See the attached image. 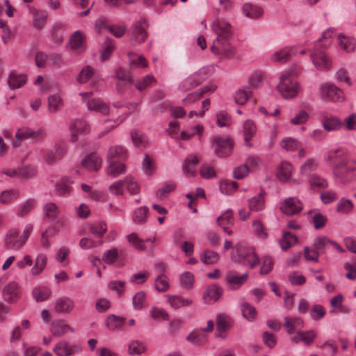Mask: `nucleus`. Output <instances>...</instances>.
I'll return each mask as SVG.
<instances>
[{
	"label": "nucleus",
	"instance_id": "1",
	"mask_svg": "<svg viewBox=\"0 0 356 356\" xmlns=\"http://www.w3.org/2000/svg\"><path fill=\"white\" fill-rule=\"evenodd\" d=\"M211 26L212 31L216 35L211 47V51L220 57L232 56L234 49L229 42L233 36L231 24L224 19L216 17Z\"/></svg>",
	"mask_w": 356,
	"mask_h": 356
},
{
	"label": "nucleus",
	"instance_id": "2",
	"mask_svg": "<svg viewBox=\"0 0 356 356\" xmlns=\"http://www.w3.org/2000/svg\"><path fill=\"white\" fill-rule=\"evenodd\" d=\"M334 175L342 183H348L356 179V160L339 162L334 170Z\"/></svg>",
	"mask_w": 356,
	"mask_h": 356
},
{
	"label": "nucleus",
	"instance_id": "3",
	"mask_svg": "<svg viewBox=\"0 0 356 356\" xmlns=\"http://www.w3.org/2000/svg\"><path fill=\"white\" fill-rule=\"evenodd\" d=\"M330 243H331V240L327 236H317L315 238L311 248L305 247V258L308 261H318L319 255L325 252Z\"/></svg>",
	"mask_w": 356,
	"mask_h": 356
},
{
	"label": "nucleus",
	"instance_id": "4",
	"mask_svg": "<svg viewBox=\"0 0 356 356\" xmlns=\"http://www.w3.org/2000/svg\"><path fill=\"white\" fill-rule=\"evenodd\" d=\"M277 89L284 98H292L298 95V83L288 72L280 76Z\"/></svg>",
	"mask_w": 356,
	"mask_h": 356
},
{
	"label": "nucleus",
	"instance_id": "5",
	"mask_svg": "<svg viewBox=\"0 0 356 356\" xmlns=\"http://www.w3.org/2000/svg\"><path fill=\"white\" fill-rule=\"evenodd\" d=\"M207 77L208 69L202 67L183 81L180 83L179 89L184 92L191 90L201 84Z\"/></svg>",
	"mask_w": 356,
	"mask_h": 356
},
{
	"label": "nucleus",
	"instance_id": "6",
	"mask_svg": "<svg viewBox=\"0 0 356 356\" xmlns=\"http://www.w3.org/2000/svg\"><path fill=\"white\" fill-rule=\"evenodd\" d=\"M212 147L217 156L227 157L232 151L233 142L229 138L216 136L212 138Z\"/></svg>",
	"mask_w": 356,
	"mask_h": 356
},
{
	"label": "nucleus",
	"instance_id": "7",
	"mask_svg": "<svg viewBox=\"0 0 356 356\" xmlns=\"http://www.w3.org/2000/svg\"><path fill=\"white\" fill-rule=\"evenodd\" d=\"M321 42V39H318L316 42L311 58L316 69L318 70H327L331 67V61L327 55L320 50Z\"/></svg>",
	"mask_w": 356,
	"mask_h": 356
},
{
	"label": "nucleus",
	"instance_id": "8",
	"mask_svg": "<svg viewBox=\"0 0 356 356\" xmlns=\"http://www.w3.org/2000/svg\"><path fill=\"white\" fill-rule=\"evenodd\" d=\"M323 99L332 102H340L343 99L342 91L333 84H326L320 88Z\"/></svg>",
	"mask_w": 356,
	"mask_h": 356
},
{
	"label": "nucleus",
	"instance_id": "9",
	"mask_svg": "<svg viewBox=\"0 0 356 356\" xmlns=\"http://www.w3.org/2000/svg\"><path fill=\"white\" fill-rule=\"evenodd\" d=\"M302 202L295 197H288L284 200L280 207V210L287 216H293L302 210Z\"/></svg>",
	"mask_w": 356,
	"mask_h": 356
},
{
	"label": "nucleus",
	"instance_id": "10",
	"mask_svg": "<svg viewBox=\"0 0 356 356\" xmlns=\"http://www.w3.org/2000/svg\"><path fill=\"white\" fill-rule=\"evenodd\" d=\"M222 293L223 289L221 286L215 284L209 285L203 293V301L207 305L213 304L220 298Z\"/></svg>",
	"mask_w": 356,
	"mask_h": 356
},
{
	"label": "nucleus",
	"instance_id": "11",
	"mask_svg": "<svg viewBox=\"0 0 356 356\" xmlns=\"http://www.w3.org/2000/svg\"><path fill=\"white\" fill-rule=\"evenodd\" d=\"M74 300L67 296L57 298L54 304L55 312L60 314H68L74 310Z\"/></svg>",
	"mask_w": 356,
	"mask_h": 356
},
{
	"label": "nucleus",
	"instance_id": "12",
	"mask_svg": "<svg viewBox=\"0 0 356 356\" xmlns=\"http://www.w3.org/2000/svg\"><path fill=\"white\" fill-rule=\"evenodd\" d=\"M146 21L141 19L133 24L131 42L134 44L143 42L147 37V32L145 29Z\"/></svg>",
	"mask_w": 356,
	"mask_h": 356
},
{
	"label": "nucleus",
	"instance_id": "13",
	"mask_svg": "<svg viewBox=\"0 0 356 356\" xmlns=\"http://www.w3.org/2000/svg\"><path fill=\"white\" fill-rule=\"evenodd\" d=\"M72 132L70 140L73 143L78 140L77 134L86 135L90 132V127L88 122L83 120H76L70 126Z\"/></svg>",
	"mask_w": 356,
	"mask_h": 356
},
{
	"label": "nucleus",
	"instance_id": "14",
	"mask_svg": "<svg viewBox=\"0 0 356 356\" xmlns=\"http://www.w3.org/2000/svg\"><path fill=\"white\" fill-rule=\"evenodd\" d=\"M3 299L9 302L13 303L19 298V285L15 282L8 283L3 290Z\"/></svg>",
	"mask_w": 356,
	"mask_h": 356
},
{
	"label": "nucleus",
	"instance_id": "15",
	"mask_svg": "<svg viewBox=\"0 0 356 356\" xmlns=\"http://www.w3.org/2000/svg\"><path fill=\"white\" fill-rule=\"evenodd\" d=\"M68 330L72 332H75V330L70 325L65 323L63 320H56L51 323L50 332L54 337H61L65 334Z\"/></svg>",
	"mask_w": 356,
	"mask_h": 356
},
{
	"label": "nucleus",
	"instance_id": "16",
	"mask_svg": "<svg viewBox=\"0 0 356 356\" xmlns=\"http://www.w3.org/2000/svg\"><path fill=\"white\" fill-rule=\"evenodd\" d=\"M18 235V232L15 229H11L8 232L4 240L6 249H19L24 245Z\"/></svg>",
	"mask_w": 356,
	"mask_h": 356
},
{
	"label": "nucleus",
	"instance_id": "17",
	"mask_svg": "<svg viewBox=\"0 0 356 356\" xmlns=\"http://www.w3.org/2000/svg\"><path fill=\"white\" fill-rule=\"evenodd\" d=\"M102 159L95 152L86 156L81 161L82 165L89 171H97L102 166Z\"/></svg>",
	"mask_w": 356,
	"mask_h": 356
},
{
	"label": "nucleus",
	"instance_id": "18",
	"mask_svg": "<svg viewBox=\"0 0 356 356\" xmlns=\"http://www.w3.org/2000/svg\"><path fill=\"white\" fill-rule=\"evenodd\" d=\"M346 151L343 148L332 149L327 152L325 160L330 163L335 170L336 165L342 161H346Z\"/></svg>",
	"mask_w": 356,
	"mask_h": 356
},
{
	"label": "nucleus",
	"instance_id": "19",
	"mask_svg": "<svg viewBox=\"0 0 356 356\" xmlns=\"http://www.w3.org/2000/svg\"><path fill=\"white\" fill-rule=\"evenodd\" d=\"M127 157V149L120 145L111 146L107 152V161H111L113 159L125 160Z\"/></svg>",
	"mask_w": 356,
	"mask_h": 356
},
{
	"label": "nucleus",
	"instance_id": "20",
	"mask_svg": "<svg viewBox=\"0 0 356 356\" xmlns=\"http://www.w3.org/2000/svg\"><path fill=\"white\" fill-rule=\"evenodd\" d=\"M232 323L231 318L225 314H218L216 316L217 330L220 332L218 337L225 338L223 332H227L232 327Z\"/></svg>",
	"mask_w": 356,
	"mask_h": 356
},
{
	"label": "nucleus",
	"instance_id": "21",
	"mask_svg": "<svg viewBox=\"0 0 356 356\" xmlns=\"http://www.w3.org/2000/svg\"><path fill=\"white\" fill-rule=\"evenodd\" d=\"M238 257L239 262L249 265L251 268L255 267L259 261L257 254L251 249L241 252Z\"/></svg>",
	"mask_w": 356,
	"mask_h": 356
},
{
	"label": "nucleus",
	"instance_id": "22",
	"mask_svg": "<svg viewBox=\"0 0 356 356\" xmlns=\"http://www.w3.org/2000/svg\"><path fill=\"white\" fill-rule=\"evenodd\" d=\"M199 163L198 157L195 155H188L184 161L182 170L188 177H194L196 174L195 166Z\"/></svg>",
	"mask_w": 356,
	"mask_h": 356
},
{
	"label": "nucleus",
	"instance_id": "23",
	"mask_svg": "<svg viewBox=\"0 0 356 356\" xmlns=\"http://www.w3.org/2000/svg\"><path fill=\"white\" fill-rule=\"evenodd\" d=\"M343 122L334 115L324 116L322 120V126L325 131H333L341 129Z\"/></svg>",
	"mask_w": 356,
	"mask_h": 356
},
{
	"label": "nucleus",
	"instance_id": "24",
	"mask_svg": "<svg viewBox=\"0 0 356 356\" xmlns=\"http://www.w3.org/2000/svg\"><path fill=\"white\" fill-rule=\"evenodd\" d=\"M87 106L90 111L99 112L103 115H107L110 112L109 106L99 98L89 101Z\"/></svg>",
	"mask_w": 356,
	"mask_h": 356
},
{
	"label": "nucleus",
	"instance_id": "25",
	"mask_svg": "<svg viewBox=\"0 0 356 356\" xmlns=\"http://www.w3.org/2000/svg\"><path fill=\"white\" fill-rule=\"evenodd\" d=\"M304 326L303 321L298 317H285L284 327L289 334L297 333V327L302 328Z\"/></svg>",
	"mask_w": 356,
	"mask_h": 356
},
{
	"label": "nucleus",
	"instance_id": "26",
	"mask_svg": "<svg viewBox=\"0 0 356 356\" xmlns=\"http://www.w3.org/2000/svg\"><path fill=\"white\" fill-rule=\"evenodd\" d=\"M264 194L265 193L261 190L259 194L248 200L250 211H260L264 209L265 206Z\"/></svg>",
	"mask_w": 356,
	"mask_h": 356
},
{
	"label": "nucleus",
	"instance_id": "27",
	"mask_svg": "<svg viewBox=\"0 0 356 356\" xmlns=\"http://www.w3.org/2000/svg\"><path fill=\"white\" fill-rule=\"evenodd\" d=\"M168 302L171 307L175 309H179L183 307H188L192 305L193 300L191 299L184 298L181 296H171L168 295Z\"/></svg>",
	"mask_w": 356,
	"mask_h": 356
},
{
	"label": "nucleus",
	"instance_id": "28",
	"mask_svg": "<svg viewBox=\"0 0 356 356\" xmlns=\"http://www.w3.org/2000/svg\"><path fill=\"white\" fill-rule=\"evenodd\" d=\"M8 83L10 89L19 88L26 83V76L25 74L13 72L9 75Z\"/></svg>",
	"mask_w": 356,
	"mask_h": 356
},
{
	"label": "nucleus",
	"instance_id": "29",
	"mask_svg": "<svg viewBox=\"0 0 356 356\" xmlns=\"http://www.w3.org/2000/svg\"><path fill=\"white\" fill-rule=\"evenodd\" d=\"M32 295L36 302H43L51 296V291L46 286H37L33 288Z\"/></svg>",
	"mask_w": 356,
	"mask_h": 356
},
{
	"label": "nucleus",
	"instance_id": "30",
	"mask_svg": "<svg viewBox=\"0 0 356 356\" xmlns=\"http://www.w3.org/2000/svg\"><path fill=\"white\" fill-rule=\"evenodd\" d=\"M257 127L254 123L251 120H246L243 124L244 140L248 147H252V138L255 135Z\"/></svg>",
	"mask_w": 356,
	"mask_h": 356
},
{
	"label": "nucleus",
	"instance_id": "31",
	"mask_svg": "<svg viewBox=\"0 0 356 356\" xmlns=\"http://www.w3.org/2000/svg\"><path fill=\"white\" fill-rule=\"evenodd\" d=\"M248 277V273H243L241 275H238L235 271L230 270L227 273L225 280L230 284L240 286L246 282Z\"/></svg>",
	"mask_w": 356,
	"mask_h": 356
},
{
	"label": "nucleus",
	"instance_id": "32",
	"mask_svg": "<svg viewBox=\"0 0 356 356\" xmlns=\"http://www.w3.org/2000/svg\"><path fill=\"white\" fill-rule=\"evenodd\" d=\"M295 51L292 47H285L273 55V60L280 63L288 61L293 55Z\"/></svg>",
	"mask_w": 356,
	"mask_h": 356
},
{
	"label": "nucleus",
	"instance_id": "33",
	"mask_svg": "<svg viewBox=\"0 0 356 356\" xmlns=\"http://www.w3.org/2000/svg\"><path fill=\"white\" fill-rule=\"evenodd\" d=\"M54 352L57 356H70L74 352V348L66 341H60L56 344Z\"/></svg>",
	"mask_w": 356,
	"mask_h": 356
},
{
	"label": "nucleus",
	"instance_id": "34",
	"mask_svg": "<svg viewBox=\"0 0 356 356\" xmlns=\"http://www.w3.org/2000/svg\"><path fill=\"white\" fill-rule=\"evenodd\" d=\"M126 171V165L122 163L111 161L106 169V173L112 177H117L124 173Z\"/></svg>",
	"mask_w": 356,
	"mask_h": 356
},
{
	"label": "nucleus",
	"instance_id": "35",
	"mask_svg": "<svg viewBox=\"0 0 356 356\" xmlns=\"http://www.w3.org/2000/svg\"><path fill=\"white\" fill-rule=\"evenodd\" d=\"M44 218L48 221H54L59 215V209L55 203L49 202L44 206Z\"/></svg>",
	"mask_w": 356,
	"mask_h": 356
},
{
	"label": "nucleus",
	"instance_id": "36",
	"mask_svg": "<svg viewBox=\"0 0 356 356\" xmlns=\"http://www.w3.org/2000/svg\"><path fill=\"white\" fill-rule=\"evenodd\" d=\"M338 42L341 48L348 53L353 52L355 49L356 42L353 38L340 34L338 36Z\"/></svg>",
	"mask_w": 356,
	"mask_h": 356
},
{
	"label": "nucleus",
	"instance_id": "37",
	"mask_svg": "<svg viewBox=\"0 0 356 356\" xmlns=\"http://www.w3.org/2000/svg\"><path fill=\"white\" fill-rule=\"evenodd\" d=\"M29 8L30 11L33 15V25H34V26L38 29H41L43 26V25L47 19V13L44 11L36 10L35 8H33L31 6H29Z\"/></svg>",
	"mask_w": 356,
	"mask_h": 356
},
{
	"label": "nucleus",
	"instance_id": "38",
	"mask_svg": "<svg viewBox=\"0 0 356 356\" xmlns=\"http://www.w3.org/2000/svg\"><path fill=\"white\" fill-rule=\"evenodd\" d=\"M47 100L48 110L50 113H56L62 108L63 100L58 95H49Z\"/></svg>",
	"mask_w": 356,
	"mask_h": 356
},
{
	"label": "nucleus",
	"instance_id": "39",
	"mask_svg": "<svg viewBox=\"0 0 356 356\" xmlns=\"http://www.w3.org/2000/svg\"><path fill=\"white\" fill-rule=\"evenodd\" d=\"M297 237L296 235L291 234L289 232H286L283 234L282 237L280 239V245L281 248L286 251L292 245L296 244L297 242Z\"/></svg>",
	"mask_w": 356,
	"mask_h": 356
},
{
	"label": "nucleus",
	"instance_id": "40",
	"mask_svg": "<svg viewBox=\"0 0 356 356\" xmlns=\"http://www.w3.org/2000/svg\"><path fill=\"white\" fill-rule=\"evenodd\" d=\"M292 173V166L291 165L286 161L282 162L280 168L277 170V177L280 181H287Z\"/></svg>",
	"mask_w": 356,
	"mask_h": 356
},
{
	"label": "nucleus",
	"instance_id": "41",
	"mask_svg": "<svg viewBox=\"0 0 356 356\" xmlns=\"http://www.w3.org/2000/svg\"><path fill=\"white\" fill-rule=\"evenodd\" d=\"M243 12L245 16L251 18L260 17L263 13L261 7L249 3H245L243 6Z\"/></svg>",
	"mask_w": 356,
	"mask_h": 356
},
{
	"label": "nucleus",
	"instance_id": "42",
	"mask_svg": "<svg viewBox=\"0 0 356 356\" xmlns=\"http://www.w3.org/2000/svg\"><path fill=\"white\" fill-rule=\"evenodd\" d=\"M219 258L220 257L218 252L210 250H204L200 256L201 261L207 265H211L217 263Z\"/></svg>",
	"mask_w": 356,
	"mask_h": 356
},
{
	"label": "nucleus",
	"instance_id": "43",
	"mask_svg": "<svg viewBox=\"0 0 356 356\" xmlns=\"http://www.w3.org/2000/svg\"><path fill=\"white\" fill-rule=\"evenodd\" d=\"M85 42L84 35L81 31L74 32L70 39L69 46L72 50H77L83 46Z\"/></svg>",
	"mask_w": 356,
	"mask_h": 356
},
{
	"label": "nucleus",
	"instance_id": "44",
	"mask_svg": "<svg viewBox=\"0 0 356 356\" xmlns=\"http://www.w3.org/2000/svg\"><path fill=\"white\" fill-rule=\"evenodd\" d=\"M129 61L131 64L138 67H146L148 62L145 57L142 54H138L134 52H129L128 54Z\"/></svg>",
	"mask_w": 356,
	"mask_h": 356
},
{
	"label": "nucleus",
	"instance_id": "45",
	"mask_svg": "<svg viewBox=\"0 0 356 356\" xmlns=\"http://www.w3.org/2000/svg\"><path fill=\"white\" fill-rule=\"evenodd\" d=\"M133 307L136 310L142 309L147 306L145 293L143 291L137 292L132 298Z\"/></svg>",
	"mask_w": 356,
	"mask_h": 356
},
{
	"label": "nucleus",
	"instance_id": "46",
	"mask_svg": "<svg viewBox=\"0 0 356 356\" xmlns=\"http://www.w3.org/2000/svg\"><path fill=\"white\" fill-rule=\"evenodd\" d=\"M124 318L115 316L110 315L106 321V327L111 330H115L122 327L124 323Z\"/></svg>",
	"mask_w": 356,
	"mask_h": 356
},
{
	"label": "nucleus",
	"instance_id": "47",
	"mask_svg": "<svg viewBox=\"0 0 356 356\" xmlns=\"http://www.w3.org/2000/svg\"><path fill=\"white\" fill-rule=\"evenodd\" d=\"M238 187V184L236 181L224 179L221 181L220 184V190L224 194H232Z\"/></svg>",
	"mask_w": 356,
	"mask_h": 356
},
{
	"label": "nucleus",
	"instance_id": "48",
	"mask_svg": "<svg viewBox=\"0 0 356 356\" xmlns=\"http://www.w3.org/2000/svg\"><path fill=\"white\" fill-rule=\"evenodd\" d=\"M175 188L176 184L174 181H167L156 191V195L158 198L162 199L174 191Z\"/></svg>",
	"mask_w": 356,
	"mask_h": 356
},
{
	"label": "nucleus",
	"instance_id": "49",
	"mask_svg": "<svg viewBox=\"0 0 356 356\" xmlns=\"http://www.w3.org/2000/svg\"><path fill=\"white\" fill-rule=\"evenodd\" d=\"M131 140L137 147H143L147 143V138L143 133L133 130L131 131Z\"/></svg>",
	"mask_w": 356,
	"mask_h": 356
},
{
	"label": "nucleus",
	"instance_id": "50",
	"mask_svg": "<svg viewBox=\"0 0 356 356\" xmlns=\"http://www.w3.org/2000/svg\"><path fill=\"white\" fill-rule=\"evenodd\" d=\"M47 264V257L44 254H39L37 256L35 261V264L31 269V273L33 275H37L40 274L43 269L45 268Z\"/></svg>",
	"mask_w": 356,
	"mask_h": 356
},
{
	"label": "nucleus",
	"instance_id": "51",
	"mask_svg": "<svg viewBox=\"0 0 356 356\" xmlns=\"http://www.w3.org/2000/svg\"><path fill=\"white\" fill-rule=\"evenodd\" d=\"M241 311L243 316L250 321L256 318L257 311L255 308L248 302H243L241 305Z\"/></svg>",
	"mask_w": 356,
	"mask_h": 356
},
{
	"label": "nucleus",
	"instance_id": "52",
	"mask_svg": "<svg viewBox=\"0 0 356 356\" xmlns=\"http://www.w3.org/2000/svg\"><path fill=\"white\" fill-rule=\"evenodd\" d=\"M43 135L42 131H38L35 132L34 131H32L28 128H23L19 129L17 132L16 133L15 137L17 139H27L29 138H31L32 136H34L35 138L37 137H41Z\"/></svg>",
	"mask_w": 356,
	"mask_h": 356
},
{
	"label": "nucleus",
	"instance_id": "53",
	"mask_svg": "<svg viewBox=\"0 0 356 356\" xmlns=\"http://www.w3.org/2000/svg\"><path fill=\"white\" fill-rule=\"evenodd\" d=\"M71 184V181L67 177H63L58 181L56 185V192L60 195H64L65 194H68L70 191V184Z\"/></svg>",
	"mask_w": 356,
	"mask_h": 356
},
{
	"label": "nucleus",
	"instance_id": "54",
	"mask_svg": "<svg viewBox=\"0 0 356 356\" xmlns=\"http://www.w3.org/2000/svg\"><path fill=\"white\" fill-rule=\"evenodd\" d=\"M148 213V208L141 207L136 209L133 213V220L138 224L144 223L146 221Z\"/></svg>",
	"mask_w": 356,
	"mask_h": 356
},
{
	"label": "nucleus",
	"instance_id": "55",
	"mask_svg": "<svg viewBox=\"0 0 356 356\" xmlns=\"http://www.w3.org/2000/svg\"><path fill=\"white\" fill-rule=\"evenodd\" d=\"M309 182L311 188H325L327 186V181L323 177L317 175L316 174H312L309 176Z\"/></svg>",
	"mask_w": 356,
	"mask_h": 356
},
{
	"label": "nucleus",
	"instance_id": "56",
	"mask_svg": "<svg viewBox=\"0 0 356 356\" xmlns=\"http://www.w3.org/2000/svg\"><path fill=\"white\" fill-rule=\"evenodd\" d=\"M94 74V70L90 65L85 66L77 76V81L79 83L87 82Z\"/></svg>",
	"mask_w": 356,
	"mask_h": 356
},
{
	"label": "nucleus",
	"instance_id": "57",
	"mask_svg": "<svg viewBox=\"0 0 356 356\" xmlns=\"http://www.w3.org/2000/svg\"><path fill=\"white\" fill-rule=\"evenodd\" d=\"M217 124L220 127H228L231 125L232 120L231 116L224 111H219L216 114Z\"/></svg>",
	"mask_w": 356,
	"mask_h": 356
},
{
	"label": "nucleus",
	"instance_id": "58",
	"mask_svg": "<svg viewBox=\"0 0 356 356\" xmlns=\"http://www.w3.org/2000/svg\"><path fill=\"white\" fill-rule=\"evenodd\" d=\"M186 340L193 345L200 346L205 342L206 338L202 333L193 331L186 337Z\"/></svg>",
	"mask_w": 356,
	"mask_h": 356
},
{
	"label": "nucleus",
	"instance_id": "59",
	"mask_svg": "<svg viewBox=\"0 0 356 356\" xmlns=\"http://www.w3.org/2000/svg\"><path fill=\"white\" fill-rule=\"evenodd\" d=\"M119 253L115 248L106 250L102 255V260L106 264H113L116 261Z\"/></svg>",
	"mask_w": 356,
	"mask_h": 356
},
{
	"label": "nucleus",
	"instance_id": "60",
	"mask_svg": "<svg viewBox=\"0 0 356 356\" xmlns=\"http://www.w3.org/2000/svg\"><path fill=\"white\" fill-rule=\"evenodd\" d=\"M194 276L190 272H185L180 275V283L182 288L190 289L193 287Z\"/></svg>",
	"mask_w": 356,
	"mask_h": 356
},
{
	"label": "nucleus",
	"instance_id": "61",
	"mask_svg": "<svg viewBox=\"0 0 356 356\" xmlns=\"http://www.w3.org/2000/svg\"><path fill=\"white\" fill-rule=\"evenodd\" d=\"M146 347L143 343L133 341H131L128 348L129 353L130 355H140L145 351Z\"/></svg>",
	"mask_w": 356,
	"mask_h": 356
},
{
	"label": "nucleus",
	"instance_id": "62",
	"mask_svg": "<svg viewBox=\"0 0 356 356\" xmlns=\"http://www.w3.org/2000/svg\"><path fill=\"white\" fill-rule=\"evenodd\" d=\"M127 239L136 250H145L146 249V246L144 245V241L140 239L136 233L129 234Z\"/></svg>",
	"mask_w": 356,
	"mask_h": 356
},
{
	"label": "nucleus",
	"instance_id": "63",
	"mask_svg": "<svg viewBox=\"0 0 356 356\" xmlns=\"http://www.w3.org/2000/svg\"><path fill=\"white\" fill-rule=\"evenodd\" d=\"M155 82L156 79L153 76L147 75L142 80L138 81L136 83V88L139 91L142 92Z\"/></svg>",
	"mask_w": 356,
	"mask_h": 356
},
{
	"label": "nucleus",
	"instance_id": "64",
	"mask_svg": "<svg viewBox=\"0 0 356 356\" xmlns=\"http://www.w3.org/2000/svg\"><path fill=\"white\" fill-rule=\"evenodd\" d=\"M34 204V200H28L18 208L17 211V215L20 217L26 216L31 211Z\"/></svg>",
	"mask_w": 356,
	"mask_h": 356
}]
</instances>
